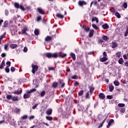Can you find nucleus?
Wrapping results in <instances>:
<instances>
[{
    "mask_svg": "<svg viewBox=\"0 0 128 128\" xmlns=\"http://www.w3.org/2000/svg\"><path fill=\"white\" fill-rule=\"evenodd\" d=\"M94 30H92L90 31L89 32V36L90 38H92V36H94Z\"/></svg>",
    "mask_w": 128,
    "mask_h": 128,
    "instance_id": "obj_22",
    "label": "nucleus"
},
{
    "mask_svg": "<svg viewBox=\"0 0 128 128\" xmlns=\"http://www.w3.org/2000/svg\"><path fill=\"white\" fill-rule=\"evenodd\" d=\"M94 88L92 87H90V94H92V92H94Z\"/></svg>",
    "mask_w": 128,
    "mask_h": 128,
    "instance_id": "obj_44",
    "label": "nucleus"
},
{
    "mask_svg": "<svg viewBox=\"0 0 128 128\" xmlns=\"http://www.w3.org/2000/svg\"><path fill=\"white\" fill-rule=\"evenodd\" d=\"M10 47L11 48L14 50V48H18V44H11L10 45Z\"/></svg>",
    "mask_w": 128,
    "mask_h": 128,
    "instance_id": "obj_17",
    "label": "nucleus"
},
{
    "mask_svg": "<svg viewBox=\"0 0 128 128\" xmlns=\"http://www.w3.org/2000/svg\"><path fill=\"white\" fill-rule=\"evenodd\" d=\"M118 44L115 42H112V48H118Z\"/></svg>",
    "mask_w": 128,
    "mask_h": 128,
    "instance_id": "obj_3",
    "label": "nucleus"
},
{
    "mask_svg": "<svg viewBox=\"0 0 128 128\" xmlns=\"http://www.w3.org/2000/svg\"><path fill=\"white\" fill-rule=\"evenodd\" d=\"M84 30H85V32H88L90 30V28H84Z\"/></svg>",
    "mask_w": 128,
    "mask_h": 128,
    "instance_id": "obj_56",
    "label": "nucleus"
},
{
    "mask_svg": "<svg viewBox=\"0 0 128 128\" xmlns=\"http://www.w3.org/2000/svg\"><path fill=\"white\" fill-rule=\"evenodd\" d=\"M102 28L104 30H107V28H110V26H108V24H105L102 26Z\"/></svg>",
    "mask_w": 128,
    "mask_h": 128,
    "instance_id": "obj_11",
    "label": "nucleus"
},
{
    "mask_svg": "<svg viewBox=\"0 0 128 128\" xmlns=\"http://www.w3.org/2000/svg\"><path fill=\"white\" fill-rule=\"evenodd\" d=\"M46 56L48 58H52V53H47L46 54Z\"/></svg>",
    "mask_w": 128,
    "mask_h": 128,
    "instance_id": "obj_26",
    "label": "nucleus"
},
{
    "mask_svg": "<svg viewBox=\"0 0 128 128\" xmlns=\"http://www.w3.org/2000/svg\"><path fill=\"white\" fill-rule=\"evenodd\" d=\"M6 26H8V22H4V28H6Z\"/></svg>",
    "mask_w": 128,
    "mask_h": 128,
    "instance_id": "obj_53",
    "label": "nucleus"
},
{
    "mask_svg": "<svg viewBox=\"0 0 128 128\" xmlns=\"http://www.w3.org/2000/svg\"><path fill=\"white\" fill-rule=\"evenodd\" d=\"M118 63L120 64H124V60L122 59V58H120L118 60Z\"/></svg>",
    "mask_w": 128,
    "mask_h": 128,
    "instance_id": "obj_28",
    "label": "nucleus"
},
{
    "mask_svg": "<svg viewBox=\"0 0 128 128\" xmlns=\"http://www.w3.org/2000/svg\"><path fill=\"white\" fill-rule=\"evenodd\" d=\"M107 98H108V100H112V96L108 95L107 96Z\"/></svg>",
    "mask_w": 128,
    "mask_h": 128,
    "instance_id": "obj_55",
    "label": "nucleus"
},
{
    "mask_svg": "<svg viewBox=\"0 0 128 128\" xmlns=\"http://www.w3.org/2000/svg\"><path fill=\"white\" fill-rule=\"evenodd\" d=\"M34 32L36 36H38V33L40 32V31L36 29L34 31Z\"/></svg>",
    "mask_w": 128,
    "mask_h": 128,
    "instance_id": "obj_36",
    "label": "nucleus"
},
{
    "mask_svg": "<svg viewBox=\"0 0 128 128\" xmlns=\"http://www.w3.org/2000/svg\"><path fill=\"white\" fill-rule=\"evenodd\" d=\"M8 44H4V50H8Z\"/></svg>",
    "mask_w": 128,
    "mask_h": 128,
    "instance_id": "obj_31",
    "label": "nucleus"
},
{
    "mask_svg": "<svg viewBox=\"0 0 128 128\" xmlns=\"http://www.w3.org/2000/svg\"><path fill=\"white\" fill-rule=\"evenodd\" d=\"M59 56L58 54V53H54L52 54V58H58Z\"/></svg>",
    "mask_w": 128,
    "mask_h": 128,
    "instance_id": "obj_23",
    "label": "nucleus"
},
{
    "mask_svg": "<svg viewBox=\"0 0 128 128\" xmlns=\"http://www.w3.org/2000/svg\"><path fill=\"white\" fill-rule=\"evenodd\" d=\"M114 120L112 119L110 120V122L108 123V125L107 126V128H110V124L114 122Z\"/></svg>",
    "mask_w": 128,
    "mask_h": 128,
    "instance_id": "obj_9",
    "label": "nucleus"
},
{
    "mask_svg": "<svg viewBox=\"0 0 128 128\" xmlns=\"http://www.w3.org/2000/svg\"><path fill=\"white\" fill-rule=\"evenodd\" d=\"M15 112H16V113L20 112V109H18V108H16L15 109Z\"/></svg>",
    "mask_w": 128,
    "mask_h": 128,
    "instance_id": "obj_51",
    "label": "nucleus"
},
{
    "mask_svg": "<svg viewBox=\"0 0 128 128\" xmlns=\"http://www.w3.org/2000/svg\"><path fill=\"white\" fill-rule=\"evenodd\" d=\"M28 118L30 120H34V116L33 115L30 116H29Z\"/></svg>",
    "mask_w": 128,
    "mask_h": 128,
    "instance_id": "obj_46",
    "label": "nucleus"
},
{
    "mask_svg": "<svg viewBox=\"0 0 128 128\" xmlns=\"http://www.w3.org/2000/svg\"><path fill=\"white\" fill-rule=\"evenodd\" d=\"M122 6H124V8H128V3L124 2L122 6H121V7Z\"/></svg>",
    "mask_w": 128,
    "mask_h": 128,
    "instance_id": "obj_32",
    "label": "nucleus"
},
{
    "mask_svg": "<svg viewBox=\"0 0 128 128\" xmlns=\"http://www.w3.org/2000/svg\"><path fill=\"white\" fill-rule=\"evenodd\" d=\"M89 96V93L88 92H87L86 94V98H88L90 97L88 96Z\"/></svg>",
    "mask_w": 128,
    "mask_h": 128,
    "instance_id": "obj_54",
    "label": "nucleus"
},
{
    "mask_svg": "<svg viewBox=\"0 0 128 128\" xmlns=\"http://www.w3.org/2000/svg\"><path fill=\"white\" fill-rule=\"evenodd\" d=\"M92 22H96L98 24V19L96 17H93L92 18Z\"/></svg>",
    "mask_w": 128,
    "mask_h": 128,
    "instance_id": "obj_16",
    "label": "nucleus"
},
{
    "mask_svg": "<svg viewBox=\"0 0 128 128\" xmlns=\"http://www.w3.org/2000/svg\"><path fill=\"white\" fill-rule=\"evenodd\" d=\"M46 118L47 120H50V122L52 121V116H46Z\"/></svg>",
    "mask_w": 128,
    "mask_h": 128,
    "instance_id": "obj_29",
    "label": "nucleus"
},
{
    "mask_svg": "<svg viewBox=\"0 0 128 128\" xmlns=\"http://www.w3.org/2000/svg\"><path fill=\"white\" fill-rule=\"evenodd\" d=\"M12 100H13V102H18L19 98L17 96H12Z\"/></svg>",
    "mask_w": 128,
    "mask_h": 128,
    "instance_id": "obj_8",
    "label": "nucleus"
},
{
    "mask_svg": "<svg viewBox=\"0 0 128 128\" xmlns=\"http://www.w3.org/2000/svg\"><path fill=\"white\" fill-rule=\"evenodd\" d=\"M114 84L116 86H120V82L118 81L115 80L114 82Z\"/></svg>",
    "mask_w": 128,
    "mask_h": 128,
    "instance_id": "obj_27",
    "label": "nucleus"
},
{
    "mask_svg": "<svg viewBox=\"0 0 128 128\" xmlns=\"http://www.w3.org/2000/svg\"><path fill=\"white\" fill-rule=\"evenodd\" d=\"M125 104H118V106H119L120 108H124V106Z\"/></svg>",
    "mask_w": 128,
    "mask_h": 128,
    "instance_id": "obj_39",
    "label": "nucleus"
},
{
    "mask_svg": "<svg viewBox=\"0 0 128 128\" xmlns=\"http://www.w3.org/2000/svg\"><path fill=\"white\" fill-rule=\"evenodd\" d=\"M128 27H127V29L125 32L124 36H128Z\"/></svg>",
    "mask_w": 128,
    "mask_h": 128,
    "instance_id": "obj_47",
    "label": "nucleus"
},
{
    "mask_svg": "<svg viewBox=\"0 0 128 128\" xmlns=\"http://www.w3.org/2000/svg\"><path fill=\"white\" fill-rule=\"evenodd\" d=\"M14 6H15V8H20V10H24V6L22 5H20L18 4V2H15L14 4Z\"/></svg>",
    "mask_w": 128,
    "mask_h": 128,
    "instance_id": "obj_2",
    "label": "nucleus"
},
{
    "mask_svg": "<svg viewBox=\"0 0 128 128\" xmlns=\"http://www.w3.org/2000/svg\"><path fill=\"white\" fill-rule=\"evenodd\" d=\"M24 52H28V48L24 47Z\"/></svg>",
    "mask_w": 128,
    "mask_h": 128,
    "instance_id": "obj_60",
    "label": "nucleus"
},
{
    "mask_svg": "<svg viewBox=\"0 0 128 128\" xmlns=\"http://www.w3.org/2000/svg\"><path fill=\"white\" fill-rule=\"evenodd\" d=\"M6 67L7 68H10V62L8 61L6 62Z\"/></svg>",
    "mask_w": 128,
    "mask_h": 128,
    "instance_id": "obj_37",
    "label": "nucleus"
},
{
    "mask_svg": "<svg viewBox=\"0 0 128 128\" xmlns=\"http://www.w3.org/2000/svg\"><path fill=\"white\" fill-rule=\"evenodd\" d=\"M78 4L79 6H86V3L84 1H80L78 2Z\"/></svg>",
    "mask_w": 128,
    "mask_h": 128,
    "instance_id": "obj_5",
    "label": "nucleus"
},
{
    "mask_svg": "<svg viewBox=\"0 0 128 128\" xmlns=\"http://www.w3.org/2000/svg\"><path fill=\"white\" fill-rule=\"evenodd\" d=\"M46 42H49V40H52V37L50 36H47L45 38Z\"/></svg>",
    "mask_w": 128,
    "mask_h": 128,
    "instance_id": "obj_21",
    "label": "nucleus"
},
{
    "mask_svg": "<svg viewBox=\"0 0 128 128\" xmlns=\"http://www.w3.org/2000/svg\"><path fill=\"white\" fill-rule=\"evenodd\" d=\"M4 66H6V65L4 64V60H3L2 61V64H0V70H2V68H4Z\"/></svg>",
    "mask_w": 128,
    "mask_h": 128,
    "instance_id": "obj_20",
    "label": "nucleus"
},
{
    "mask_svg": "<svg viewBox=\"0 0 128 128\" xmlns=\"http://www.w3.org/2000/svg\"><path fill=\"white\" fill-rule=\"evenodd\" d=\"M71 78L73 80H76V78H78V76H76V75H74V76H72Z\"/></svg>",
    "mask_w": 128,
    "mask_h": 128,
    "instance_id": "obj_49",
    "label": "nucleus"
},
{
    "mask_svg": "<svg viewBox=\"0 0 128 128\" xmlns=\"http://www.w3.org/2000/svg\"><path fill=\"white\" fill-rule=\"evenodd\" d=\"M40 20H42V18H40V16L37 17V19H36L37 22H40Z\"/></svg>",
    "mask_w": 128,
    "mask_h": 128,
    "instance_id": "obj_59",
    "label": "nucleus"
},
{
    "mask_svg": "<svg viewBox=\"0 0 128 128\" xmlns=\"http://www.w3.org/2000/svg\"><path fill=\"white\" fill-rule=\"evenodd\" d=\"M125 66H128V61L125 62Z\"/></svg>",
    "mask_w": 128,
    "mask_h": 128,
    "instance_id": "obj_64",
    "label": "nucleus"
},
{
    "mask_svg": "<svg viewBox=\"0 0 128 128\" xmlns=\"http://www.w3.org/2000/svg\"><path fill=\"white\" fill-rule=\"evenodd\" d=\"M92 26L93 28H94V30H98V26H96V25L92 24Z\"/></svg>",
    "mask_w": 128,
    "mask_h": 128,
    "instance_id": "obj_45",
    "label": "nucleus"
},
{
    "mask_svg": "<svg viewBox=\"0 0 128 128\" xmlns=\"http://www.w3.org/2000/svg\"><path fill=\"white\" fill-rule=\"evenodd\" d=\"M38 106V104H36L35 105H34V106H32V109H33V110H36V106Z\"/></svg>",
    "mask_w": 128,
    "mask_h": 128,
    "instance_id": "obj_50",
    "label": "nucleus"
},
{
    "mask_svg": "<svg viewBox=\"0 0 128 128\" xmlns=\"http://www.w3.org/2000/svg\"><path fill=\"white\" fill-rule=\"evenodd\" d=\"M108 58L106 57H103L100 59V62H106L108 60Z\"/></svg>",
    "mask_w": 128,
    "mask_h": 128,
    "instance_id": "obj_13",
    "label": "nucleus"
},
{
    "mask_svg": "<svg viewBox=\"0 0 128 128\" xmlns=\"http://www.w3.org/2000/svg\"><path fill=\"white\" fill-rule=\"evenodd\" d=\"M5 71L6 72H10V68L6 66V68H5Z\"/></svg>",
    "mask_w": 128,
    "mask_h": 128,
    "instance_id": "obj_52",
    "label": "nucleus"
},
{
    "mask_svg": "<svg viewBox=\"0 0 128 128\" xmlns=\"http://www.w3.org/2000/svg\"><path fill=\"white\" fill-rule=\"evenodd\" d=\"M60 84H62L61 88H64V82H62V80H60Z\"/></svg>",
    "mask_w": 128,
    "mask_h": 128,
    "instance_id": "obj_42",
    "label": "nucleus"
},
{
    "mask_svg": "<svg viewBox=\"0 0 128 128\" xmlns=\"http://www.w3.org/2000/svg\"><path fill=\"white\" fill-rule=\"evenodd\" d=\"M38 10L40 14H44V12L40 8H38Z\"/></svg>",
    "mask_w": 128,
    "mask_h": 128,
    "instance_id": "obj_19",
    "label": "nucleus"
},
{
    "mask_svg": "<svg viewBox=\"0 0 128 128\" xmlns=\"http://www.w3.org/2000/svg\"><path fill=\"white\" fill-rule=\"evenodd\" d=\"M52 109H48L46 113V114H48V116H50V114H52Z\"/></svg>",
    "mask_w": 128,
    "mask_h": 128,
    "instance_id": "obj_7",
    "label": "nucleus"
},
{
    "mask_svg": "<svg viewBox=\"0 0 128 128\" xmlns=\"http://www.w3.org/2000/svg\"><path fill=\"white\" fill-rule=\"evenodd\" d=\"M56 16L59 18H64V15L61 14H56Z\"/></svg>",
    "mask_w": 128,
    "mask_h": 128,
    "instance_id": "obj_14",
    "label": "nucleus"
},
{
    "mask_svg": "<svg viewBox=\"0 0 128 128\" xmlns=\"http://www.w3.org/2000/svg\"><path fill=\"white\" fill-rule=\"evenodd\" d=\"M49 70H54V68L53 67H50L48 68Z\"/></svg>",
    "mask_w": 128,
    "mask_h": 128,
    "instance_id": "obj_58",
    "label": "nucleus"
},
{
    "mask_svg": "<svg viewBox=\"0 0 128 128\" xmlns=\"http://www.w3.org/2000/svg\"><path fill=\"white\" fill-rule=\"evenodd\" d=\"M115 16L118 18H120V14L118 12H116L115 14Z\"/></svg>",
    "mask_w": 128,
    "mask_h": 128,
    "instance_id": "obj_30",
    "label": "nucleus"
},
{
    "mask_svg": "<svg viewBox=\"0 0 128 128\" xmlns=\"http://www.w3.org/2000/svg\"><path fill=\"white\" fill-rule=\"evenodd\" d=\"M10 70L11 72H14V70H16V68H14V67H12L11 68H10Z\"/></svg>",
    "mask_w": 128,
    "mask_h": 128,
    "instance_id": "obj_57",
    "label": "nucleus"
},
{
    "mask_svg": "<svg viewBox=\"0 0 128 128\" xmlns=\"http://www.w3.org/2000/svg\"><path fill=\"white\" fill-rule=\"evenodd\" d=\"M40 96L41 97L44 96L46 95V91L42 90L40 92Z\"/></svg>",
    "mask_w": 128,
    "mask_h": 128,
    "instance_id": "obj_12",
    "label": "nucleus"
},
{
    "mask_svg": "<svg viewBox=\"0 0 128 128\" xmlns=\"http://www.w3.org/2000/svg\"><path fill=\"white\" fill-rule=\"evenodd\" d=\"M60 58H64L65 56H66V54H61L60 55H58Z\"/></svg>",
    "mask_w": 128,
    "mask_h": 128,
    "instance_id": "obj_33",
    "label": "nucleus"
},
{
    "mask_svg": "<svg viewBox=\"0 0 128 128\" xmlns=\"http://www.w3.org/2000/svg\"><path fill=\"white\" fill-rule=\"evenodd\" d=\"M114 86L111 85L109 86V89H110V92H112L114 90Z\"/></svg>",
    "mask_w": 128,
    "mask_h": 128,
    "instance_id": "obj_38",
    "label": "nucleus"
},
{
    "mask_svg": "<svg viewBox=\"0 0 128 128\" xmlns=\"http://www.w3.org/2000/svg\"><path fill=\"white\" fill-rule=\"evenodd\" d=\"M70 56H72L73 60H76V54H74L71 52Z\"/></svg>",
    "mask_w": 128,
    "mask_h": 128,
    "instance_id": "obj_18",
    "label": "nucleus"
},
{
    "mask_svg": "<svg viewBox=\"0 0 128 128\" xmlns=\"http://www.w3.org/2000/svg\"><path fill=\"white\" fill-rule=\"evenodd\" d=\"M26 28H23L22 30V34H26L27 36L28 33H26Z\"/></svg>",
    "mask_w": 128,
    "mask_h": 128,
    "instance_id": "obj_6",
    "label": "nucleus"
},
{
    "mask_svg": "<svg viewBox=\"0 0 128 128\" xmlns=\"http://www.w3.org/2000/svg\"><path fill=\"white\" fill-rule=\"evenodd\" d=\"M5 14H6V16L8 15V10H5Z\"/></svg>",
    "mask_w": 128,
    "mask_h": 128,
    "instance_id": "obj_62",
    "label": "nucleus"
},
{
    "mask_svg": "<svg viewBox=\"0 0 128 128\" xmlns=\"http://www.w3.org/2000/svg\"><path fill=\"white\" fill-rule=\"evenodd\" d=\"M28 118V115H24L21 116V119L22 120H26Z\"/></svg>",
    "mask_w": 128,
    "mask_h": 128,
    "instance_id": "obj_34",
    "label": "nucleus"
},
{
    "mask_svg": "<svg viewBox=\"0 0 128 128\" xmlns=\"http://www.w3.org/2000/svg\"><path fill=\"white\" fill-rule=\"evenodd\" d=\"M102 38V40H110V38H108V36H104Z\"/></svg>",
    "mask_w": 128,
    "mask_h": 128,
    "instance_id": "obj_24",
    "label": "nucleus"
},
{
    "mask_svg": "<svg viewBox=\"0 0 128 128\" xmlns=\"http://www.w3.org/2000/svg\"><path fill=\"white\" fill-rule=\"evenodd\" d=\"M84 94V90H81L78 92V96H82Z\"/></svg>",
    "mask_w": 128,
    "mask_h": 128,
    "instance_id": "obj_43",
    "label": "nucleus"
},
{
    "mask_svg": "<svg viewBox=\"0 0 128 128\" xmlns=\"http://www.w3.org/2000/svg\"><path fill=\"white\" fill-rule=\"evenodd\" d=\"M31 90V92H36V88H32V90Z\"/></svg>",
    "mask_w": 128,
    "mask_h": 128,
    "instance_id": "obj_63",
    "label": "nucleus"
},
{
    "mask_svg": "<svg viewBox=\"0 0 128 128\" xmlns=\"http://www.w3.org/2000/svg\"><path fill=\"white\" fill-rule=\"evenodd\" d=\"M38 66L37 65H34V64H32V73L34 74L36 72H38Z\"/></svg>",
    "mask_w": 128,
    "mask_h": 128,
    "instance_id": "obj_1",
    "label": "nucleus"
},
{
    "mask_svg": "<svg viewBox=\"0 0 128 128\" xmlns=\"http://www.w3.org/2000/svg\"><path fill=\"white\" fill-rule=\"evenodd\" d=\"M22 90H14L13 92V94H22Z\"/></svg>",
    "mask_w": 128,
    "mask_h": 128,
    "instance_id": "obj_4",
    "label": "nucleus"
},
{
    "mask_svg": "<svg viewBox=\"0 0 128 128\" xmlns=\"http://www.w3.org/2000/svg\"><path fill=\"white\" fill-rule=\"evenodd\" d=\"M30 94L27 93L24 94L23 98H30Z\"/></svg>",
    "mask_w": 128,
    "mask_h": 128,
    "instance_id": "obj_10",
    "label": "nucleus"
},
{
    "mask_svg": "<svg viewBox=\"0 0 128 128\" xmlns=\"http://www.w3.org/2000/svg\"><path fill=\"white\" fill-rule=\"evenodd\" d=\"M52 88H56L58 86V82H54L52 84Z\"/></svg>",
    "mask_w": 128,
    "mask_h": 128,
    "instance_id": "obj_25",
    "label": "nucleus"
},
{
    "mask_svg": "<svg viewBox=\"0 0 128 128\" xmlns=\"http://www.w3.org/2000/svg\"><path fill=\"white\" fill-rule=\"evenodd\" d=\"M6 36V33H4L3 34L0 36V40H2L4 38V36Z\"/></svg>",
    "mask_w": 128,
    "mask_h": 128,
    "instance_id": "obj_41",
    "label": "nucleus"
},
{
    "mask_svg": "<svg viewBox=\"0 0 128 128\" xmlns=\"http://www.w3.org/2000/svg\"><path fill=\"white\" fill-rule=\"evenodd\" d=\"M6 98L7 100H12V95L8 94L6 96Z\"/></svg>",
    "mask_w": 128,
    "mask_h": 128,
    "instance_id": "obj_35",
    "label": "nucleus"
},
{
    "mask_svg": "<svg viewBox=\"0 0 128 128\" xmlns=\"http://www.w3.org/2000/svg\"><path fill=\"white\" fill-rule=\"evenodd\" d=\"M116 56L118 58H120V56H122V53L120 52H118L116 53Z\"/></svg>",
    "mask_w": 128,
    "mask_h": 128,
    "instance_id": "obj_40",
    "label": "nucleus"
},
{
    "mask_svg": "<svg viewBox=\"0 0 128 128\" xmlns=\"http://www.w3.org/2000/svg\"><path fill=\"white\" fill-rule=\"evenodd\" d=\"M103 54H104V57L106 58V56H107L106 52H104L103 53Z\"/></svg>",
    "mask_w": 128,
    "mask_h": 128,
    "instance_id": "obj_61",
    "label": "nucleus"
},
{
    "mask_svg": "<svg viewBox=\"0 0 128 128\" xmlns=\"http://www.w3.org/2000/svg\"><path fill=\"white\" fill-rule=\"evenodd\" d=\"M99 97L100 98H102V100H104V98H106V96H104V94L101 93L99 94Z\"/></svg>",
    "mask_w": 128,
    "mask_h": 128,
    "instance_id": "obj_15",
    "label": "nucleus"
},
{
    "mask_svg": "<svg viewBox=\"0 0 128 128\" xmlns=\"http://www.w3.org/2000/svg\"><path fill=\"white\" fill-rule=\"evenodd\" d=\"M120 112L124 114L126 112V109L124 108H122L120 110Z\"/></svg>",
    "mask_w": 128,
    "mask_h": 128,
    "instance_id": "obj_48",
    "label": "nucleus"
}]
</instances>
